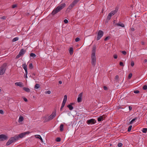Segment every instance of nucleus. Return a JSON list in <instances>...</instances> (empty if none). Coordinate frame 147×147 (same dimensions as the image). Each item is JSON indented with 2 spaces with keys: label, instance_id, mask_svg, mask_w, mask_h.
<instances>
[{
  "label": "nucleus",
  "instance_id": "nucleus-1",
  "mask_svg": "<svg viewBox=\"0 0 147 147\" xmlns=\"http://www.w3.org/2000/svg\"><path fill=\"white\" fill-rule=\"evenodd\" d=\"M66 6L65 3H62L59 5L57 6L56 8H55L52 11L51 14L52 15H54L57 13L61 10L63 9Z\"/></svg>",
  "mask_w": 147,
  "mask_h": 147
},
{
  "label": "nucleus",
  "instance_id": "nucleus-2",
  "mask_svg": "<svg viewBox=\"0 0 147 147\" xmlns=\"http://www.w3.org/2000/svg\"><path fill=\"white\" fill-rule=\"evenodd\" d=\"M96 47L94 46L92 48V53L91 54V63L94 66L95 65L96 63V58L95 56Z\"/></svg>",
  "mask_w": 147,
  "mask_h": 147
},
{
  "label": "nucleus",
  "instance_id": "nucleus-3",
  "mask_svg": "<svg viewBox=\"0 0 147 147\" xmlns=\"http://www.w3.org/2000/svg\"><path fill=\"white\" fill-rule=\"evenodd\" d=\"M79 0H74L73 2L69 5L66 10L67 13L70 12L71 10L78 2Z\"/></svg>",
  "mask_w": 147,
  "mask_h": 147
},
{
  "label": "nucleus",
  "instance_id": "nucleus-4",
  "mask_svg": "<svg viewBox=\"0 0 147 147\" xmlns=\"http://www.w3.org/2000/svg\"><path fill=\"white\" fill-rule=\"evenodd\" d=\"M18 141V138L16 137L15 136L14 137L11 138L7 142L6 145L8 146L13 142Z\"/></svg>",
  "mask_w": 147,
  "mask_h": 147
},
{
  "label": "nucleus",
  "instance_id": "nucleus-5",
  "mask_svg": "<svg viewBox=\"0 0 147 147\" xmlns=\"http://www.w3.org/2000/svg\"><path fill=\"white\" fill-rule=\"evenodd\" d=\"M30 132L29 131H27L23 133H21L19 134L18 136L15 135L16 137L18 138V140L20 138H22L24 137L27 134H28L30 133Z\"/></svg>",
  "mask_w": 147,
  "mask_h": 147
},
{
  "label": "nucleus",
  "instance_id": "nucleus-6",
  "mask_svg": "<svg viewBox=\"0 0 147 147\" xmlns=\"http://www.w3.org/2000/svg\"><path fill=\"white\" fill-rule=\"evenodd\" d=\"M6 64H4L0 67V75H3L5 72L6 68Z\"/></svg>",
  "mask_w": 147,
  "mask_h": 147
},
{
  "label": "nucleus",
  "instance_id": "nucleus-7",
  "mask_svg": "<svg viewBox=\"0 0 147 147\" xmlns=\"http://www.w3.org/2000/svg\"><path fill=\"white\" fill-rule=\"evenodd\" d=\"M103 32L101 30L99 31L97 35V37L96 39L97 40H98L103 35Z\"/></svg>",
  "mask_w": 147,
  "mask_h": 147
},
{
  "label": "nucleus",
  "instance_id": "nucleus-8",
  "mask_svg": "<svg viewBox=\"0 0 147 147\" xmlns=\"http://www.w3.org/2000/svg\"><path fill=\"white\" fill-rule=\"evenodd\" d=\"M96 122V120L93 119H90L86 121V123L88 125L89 124H94Z\"/></svg>",
  "mask_w": 147,
  "mask_h": 147
},
{
  "label": "nucleus",
  "instance_id": "nucleus-9",
  "mask_svg": "<svg viewBox=\"0 0 147 147\" xmlns=\"http://www.w3.org/2000/svg\"><path fill=\"white\" fill-rule=\"evenodd\" d=\"M26 52V51L23 49H22L20 50L19 54L16 56V58L18 59L22 55H23Z\"/></svg>",
  "mask_w": 147,
  "mask_h": 147
},
{
  "label": "nucleus",
  "instance_id": "nucleus-10",
  "mask_svg": "<svg viewBox=\"0 0 147 147\" xmlns=\"http://www.w3.org/2000/svg\"><path fill=\"white\" fill-rule=\"evenodd\" d=\"M8 136L3 134L0 135V141H4L8 139Z\"/></svg>",
  "mask_w": 147,
  "mask_h": 147
},
{
  "label": "nucleus",
  "instance_id": "nucleus-11",
  "mask_svg": "<svg viewBox=\"0 0 147 147\" xmlns=\"http://www.w3.org/2000/svg\"><path fill=\"white\" fill-rule=\"evenodd\" d=\"M56 115V111H55L53 112L51 115L48 116L49 119L50 120V121L52 120L55 117Z\"/></svg>",
  "mask_w": 147,
  "mask_h": 147
},
{
  "label": "nucleus",
  "instance_id": "nucleus-12",
  "mask_svg": "<svg viewBox=\"0 0 147 147\" xmlns=\"http://www.w3.org/2000/svg\"><path fill=\"white\" fill-rule=\"evenodd\" d=\"M83 93L81 92L80 93L78 96V97L77 99V101L78 102H81L82 99V97Z\"/></svg>",
  "mask_w": 147,
  "mask_h": 147
},
{
  "label": "nucleus",
  "instance_id": "nucleus-13",
  "mask_svg": "<svg viewBox=\"0 0 147 147\" xmlns=\"http://www.w3.org/2000/svg\"><path fill=\"white\" fill-rule=\"evenodd\" d=\"M118 10V8L117 7L115 10L113 11H111L109 14H111V15L112 16H113L115 15L117 12Z\"/></svg>",
  "mask_w": 147,
  "mask_h": 147
},
{
  "label": "nucleus",
  "instance_id": "nucleus-14",
  "mask_svg": "<svg viewBox=\"0 0 147 147\" xmlns=\"http://www.w3.org/2000/svg\"><path fill=\"white\" fill-rule=\"evenodd\" d=\"M22 67L25 70V72L26 74H28V71H27V65L26 64V63L24 64L23 65Z\"/></svg>",
  "mask_w": 147,
  "mask_h": 147
},
{
  "label": "nucleus",
  "instance_id": "nucleus-15",
  "mask_svg": "<svg viewBox=\"0 0 147 147\" xmlns=\"http://www.w3.org/2000/svg\"><path fill=\"white\" fill-rule=\"evenodd\" d=\"M43 122L44 123L49 121H50V120L49 119V118L48 117L45 116L43 117Z\"/></svg>",
  "mask_w": 147,
  "mask_h": 147
},
{
  "label": "nucleus",
  "instance_id": "nucleus-16",
  "mask_svg": "<svg viewBox=\"0 0 147 147\" xmlns=\"http://www.w3.org/2000/svg\"><path fill=\"white\" fill-rule=\"evenodd\" d=\"M15 85L19 86L20 87L23 86V83L21 82H16L15 83Z\"/></svg>",
  "mask_w": 147,
  "mask_h": 147
},
{
  "label": "nucleus",
  "instance_id": "nucleus-17",
  "mask_svg": "<svg viewBox=\"0 0 147 147\" xmlns=\"http://www.w3.org/2000/svg\"><path fill=\"white\" fill-rule=\"evenodd\" d=\"M73 103H71L70 104L67 105V107L69 108V109L70 110H72L73 109V107L72 106V105H73Z\"/></svg>",
  "mask_w": 147,
  "mask_h": 147
},
{
  "label": "nucleus",
  "instance_id": "nucleus-18",
  "mask_svg": "<svg viewBox=\"0 0 147 147\" xmlns=\"http://www.w3.org/2000/svg\"><path fill=\"white\" fill-rule=\"evenodd\" d=\"M67 96L66 95H65L64 96L63 100V101L62 103H65L67 100Z\"/></svg>",
  "mask_w": 147,
  "mask_h": 147
},
{
  "label": "nucleus",
  "instance_id": "nucleus-19",
  "mask_svg": "<svg viewBox=\"0 0 147 147\" xmlns=\"http://www.w3.org/2000/svg\"><path fill=\"white\" fill-rule=\"evenodd\" d=\"M35 137H36V138L39 139L40 140L41 142H43V140L40 135H35Z\"/></svg>",
  "mask_w": 147,
  "mask_h": 147
},
{
  "label": "nucleus",
  "instance_id": "nucleus-20",
  "mask_svg": "<svg viewBox=\"0 0 147 147\" xmlns=\"http://www.w3.org/2000/svg\"><path fill=\"white\" fill-rule=\"evenodd\" d=\"M24 120V118L22 116H21L19 117V119H18V122H20Z\"/></svg>",
  "mask_w": 147,
  "mask_h": 147
},
{
  "label": "nucleus",
  "instance_id": "nucleus-21",
  "mask_svg": "<svg viewBox=\"0 0 147 147\" xmlns=\"http://www.w3.org/2000/svg\"><path fill=\"white\" fill-rule=\"evenodd\" d=\"M23 89L26 92H30V89L28 88L24 87L23 88Z\"/></svg>",
  "mask_w": 147,
  "mask_h": 147
},
{
  "label": "nucleus",
  "instance_id": "nucleus-22",
  "mask_svg": "<svg viewBox=\"0 0 147 147\" xmlns=\"http://www.w3.org/2000/svg\"><path fill=\"white\" fill-rule=\"evenodd\" d=\"M69 53L71 55H72L73 53V48L72 47H70L69 48Z\"/></svg>",
  "mask_w": 147,
  "mask_h": 147
},
{
  "label": "nucleus",
  "instance_id": "nucleus-23",
  "mask_svg": "<svg viewBox=\"0 0 147 147\" xmlns=\"http://www.w3.org/2000/svg\"><path fill=\"white\" fill-rule=\"evenodd\" d=\"M60 130L61 131H62L63 130V125L61 124L60 126Z\"/></svg>",
  "mask_w": 147,
  "mask_h": 147
},
{
  "label": "nucleus",
  "instance_id": "nucleus-24",
  "mask_svg": "<svg viewBox=\"0 0 147 147\" xmlns=\"http://www.w3.org/2000/svg\"><path fill=\"white\" fill-rule=\"evenodd\" d=\"M116 25L117 26H121L122 27H124L125 26L124 24H119V23H117Z\"/></svg>",
  "mask_w": 147,
  "mask_h": 147
},
{
  "label": "nucleus",
  "instance_id": "nucleus-25",
  "mask_svg": "<svg viewBox=\"0 0 147 147\" xmlns=\"http://www.w3.org/2000/svg\"><path fill=\"white\" fill-rule=\"evenodd\" d=\"M103 120V117L102 116H100L99 117L98 119V121L99 122Z\"/></svg>",
  "mask_w": 147,
  "mask_h": 147
},
{
  "label": "nucleus",
  "instance_id": "nucleus-26",
  "mask_svg": "<svg viewBox=\"0 0 147 147\" xmlns=\"http://www.w3.org/2000/svg\"><path fill=\"white\" fill-rule=\"evenodd\" d=\"M137 119V117H136V118L133 119L130 121V124H132L134 121H135V120L136 119Z\"/></svg>",
  "mask_w": 147,
  "mask_h": 147
},
{
  "label": "nucleus",
  "instance_id": "nucleus-27",
  "mask_svg": "<svg viewBox=\"0 0 147 147\" xmlns=\"http://www.w3.org/2000/svg\"><path fill=\"white\" fill-rule=\"evenodd\" d=\"M30 57H32L33 58H34L36 56V55L33 53H31L30 54Z\"/></svg>",
  "mask_w": 147,
  "mask_h": 147
},
{
  "label": "nucleus",
  "instance_id": "nucleus-28",
  "mask_svg": "<svg viewBox=\"0 0 147 147\" xmlns=\"http://www.w3.org/2000/svg\"><path fill=\"white\" fill-rule=\"evenodd\" d=\"M142 131L143 133H146L147 132V128H143Z\"/></svg>",
  "mask_w": 147,
  "mask_h": 147
},
{
  "label": "nucleus",
  "instance_id": "nucleus-29",
  "mask_svg": "<svg viewBox=\"0 0 147 147\" xmlns=\"http://www.w3.org/2000/svg\"><path fill=\"white\" fill-rule=\"evenodd\" d=\"M18 37L14 38L13 39L12 41L13 42H14L18 40Z\"/></svg>",
  "mask_w": 147,
  "mask_h": 147
},
{
  "label": "nucleus",
  "instance_id": "nucleus-30",
  "mask_svg": "<svg viewBox=\"0 0 147 147\" xmlns=\"http://www.w3.org/2000/svg\"><path fill=\"white\" fill-rule=\"evenodd\" d=\"M111 16H112L111 15V14L109 13L107 18V20H109L111 19Z\"/></svg>",
  "mask_w": 147,
  "mask_h": 147
},
{
  "label": "nucleus",
  "instance_id": "nucleus-31",
  "mask_svg": "<svg viewBox=\"0 0 147 147\" xmlns=\"http://www.w3.org/2000/svg\"><path fill=\"white\" fill-rule=\"evenodd\" d=\"M29 67L30 69H32L33 68V66L32 64V63H30L29 65Z\"/></svg>",
  "mask_w": 147,
  "mask_h": 147
},
{
  "label": "nucleus",
  "instance_id": "nucleus-32",
  "mask_svg": "<svg viewBox=\"0 0 147 147\" xmlns=\"http://www.w3.org/2000/svg\"><path fill=\"white\" fill-rule=\"evenodd\" d=\"M65 103H62V104L61 105V107L60 108V111H61L62 110L63 108L64 107V106L65 105Z\"/></svg>",
  "mask_w": 147,
  "mask_h": 147
},
{
  "label": "nucleus",
  "instance_id": "nucleus-33",
  "mask_svg": "<svg viewBox=\"0 0 147 147\" xmlns=\"http://www.w3.org/2000/svg\"><path fill=\"white\" fill-rule=\"evenodd\" d=\"M40 87V85L38 84H36L35 86V88L36 89H38Z\"/></svg>",
  "mask_w": 147,
  "mask_h": 147
},
{
  "label": "nucleus",
  "instance_id": "nucleus-34",
  "mask_svg": "<svg viewBox=\"0 0 147 147\" xmlns=\"http://www.w3.org/2000/svg\"><path fill=\"white\" fill-rule=\"evenodd\" d=\"M132 76V74L131 73H130L128 75V78L129 79H130L131 78Z\"/></svg>",
  "mask_w": 147,
  "mask_h": 147
},
{
  "label": "nucleus",
  "instance_id": "nucleus-35",
  "mask_svg": "<svg viewBox=\"0 0 147 147\" xmlns=\"http://www.w3.org/2000/svg\"><path fill=\"white\" fill-rule=\"evenodd\" d=\"M132 126V125H130L128 128V131H130L131 129Z\"/></svg>",
  "mask_w": 147,
  "mask_h": 147
},
{
  "label": "nucleus",
  "instance_id": "nucleus-36",
  "mask_svg": "<svg viewBox=\"0 0 147 147\" xmlns=\"http://www.w3.org/2000/svg\"><path fill=\"white\" fill-rule=\"evenodd\" d=\"M61 140V138H57L56 139V140L57 142H59Z\"/></svg>",
  "mask_w": 147,
  "mask_h": 147
},
{
  "label": "nucleus",
  "instance_id": "nucleus-37",
  "mask_svg": "<svg viewBox=\"0 0 147 147\" xmlns=\"http://www.w3.org/2000/svg\"><path fill=\"white\" fill-rule=\"evenodd\" d=\"M45 93L46 94H50L51 93V92L50 91L48 90L46 91L45 92Z\"/></svg>",
  "mask_w": 147,
  "mask_h": 147
},
{
  "label": "nucleus",
  "instance_id": "nucleus-38",
  "mask_svg": "<svg viewBox=\"0 0 147 147\" xmlns=\"http://www.w3.org/2000/svg\"><path fill=\"white\" fill-rule=\"evenodd\" d=\"M143 89L144 90H146L147 89V86L146 85L144 86L143 87Z\"/></svg>",
  "mask_w": 147,
  "mask_h": 147
},
{
  "label": "nucleus",
  "instance_id": "nucleus-39",
  "mask_svg": "<svg viewBox=\"0 0 147 147\" xmlns=\"http://www.w3.org/2000/svg\"><path fill=\"white\" fill-rule=\"evenodd\" d=\"M80 40V38L78 37L76 38L75 40L76 42L79 41Z\"/></svg>",
  "mask_w": 147,
  "mask_h": 147
},
{
  "label": "nucleus",
  "instance_id": "nucleus-40",
  "mask_svg": "<svg viewBox=\"0 0 147 147\" xmlns=\"http://www.w3.org/2000/svg\"><path fill=\"white\" fill-rule=\"evenodd\" d=\"M122 145H123L121 143H119L118 144V146L119 147H121L122 146Z\"/></svg>",
  "mask_w": 147,
  "mask_h": 147
},
{
  "label": "nucleus",
  "instance_id": "nucleus-41",
  "mask_svg": "<svg viewBox=\"0 0 147 147\" xmlns=\"http://www.w3.org/2000/svg\"><path fill=\"white\" fill-rule=\"evenodd\" d=\"M118 56L116 54H114L113 55V57L114 58L116 59L117 58Z\"/></svg>",
  "mask_w": 147,
  "mask_h": 147
},
{
  "label": "nucleus",
  "instance_id": "nucleus-42",
  "mask_svg": "<svg viewBox=\"0 0 147 147\" xmlns=\"http://www.w3.org/2000/svg\"><path fill=\"white\" fill-rule=\"evenodd\" d=\"M121 53L124 55H126L127 54L126 52L125 51H123L121 52Z\"/></svg>",
  "mask_w": 147,
  "mask_h": 147
},
{
  "label": "nucleus",
  "instance_id": "nucleus-43",
  "mask_svg": "<svg viewBox=\"0 0 147 147\" xmlns=\"http://www.w3.org/2000/svg\"><path fill=\"white\" fill-rule=\"evenodd\" d=\"M139 92V91L138 90H136L134 91V93L135 94H138V93Z\"/></svg>",
  "mask_w": 147,
  "mask_h": 147
},
{
  "label": "nucleus",
  "instance_id": "nucleus-44",
  "mask_svg": "<svg viewBox=\"0 0 147 147\" xmlns=\"http://www.w3.org/2000/svg\"><path fill=\"white\" fill-rule=\"evenodd\" d=\"M6 17L5 16H2L0 18L3 20H5L6 19Z\"/></svg>",
  "mask_w": 147,
  "mask_h": 147
},
{
  "label": "nucleus",
  "instance_id": "nucleus-45",
  "mask_svg": "<svg viewBox=\"0 0 147 147\" xmlns=\"http://www.w3.org/2000/svg\"><path fill=\"white\" fill-rule=\"evenodd\" d=\"M64 22L66 24L68 22V21L67 19H65L64 20Z\"/></svg>",
  "mask_w": 147,
  "mask_h": 147
},
{
  "label": "nucleus",
  "instance_id": "nucleus-46",
  "mask_svg": "<svg viewBox=\"0 0 147 147\" xmlns=\"http://www.w3.org/2000/svg\"><path fill=\"white\" fill-rule=\"evenodd\" d=\"M119 64L121 66H124V65H123V63L121 62H120Z\"/></svg>",
  "mask_w": 147,
  "mask_h": 147
},
{
  "label": "nucleus",
  "instance_id": "nucleus-47",
  "mask_svg": "<svg viewBox=\"0 0 147 147\" xmlns=\"http://www.w3.org/2000/svg\"><path fill=\"white\" fill-rule=\"evenodd\" d=\"M17 7V5L16 4L13 5L12 6V8H14Z\"/></svg>",
  "mask_w": 147,
  "mask_h": 147
},
{
  "label": "nucleus",
  "instance_id": "nucleus-48",
  "mask_svg": "<svg viewBox=\"0 0 147 147\" xmlns=\"http://www.w3.org/2000/svg\"><path fill=\"white\" fill-rule=\"evenodd\" d=\"M131 66L132 67H133L134 66V62L132 61L131 62Z\"/></svg>",
  "mask_w": 147,
  "mask_h": 147
},
{
  "label": "nucleus",
  "instance_id": "nucleus-49",
  "mask_svg": "<svg viewBox=\"0 0 147 147\" xmlns=\"http://www.w3.org/2000/svg\"><path fill=\"white\" fill-rule=\"evenodd\" d=\"M4 112L2 110H0V113L1 114H4Z\"/></svg>",
  "mask_w": 147,
  "mask_h": 147
},
{
  "label": "nucleus",
  "instance_id": "nucleus-50",
  "mask_svg": "<svg viewBox=\"0 0 147 147\" xmlns=\"http://www.w3.org/2000/svg\"><path fill=\"white\" fill-rule=\"evenodd\" d=\"M109 39V37H108V36H107V37H106L104 39V40L105 41H106L107 40H108V39Z\"/></svg>",
  "mask_w": 147,
  "mask_h": 147
},
{
  "label": "nucleus",
  "instance_id": "nucleus-51",
  "mask_svg": "<svg viewBox=\"0 0 147 147\" xmlns=\"http://www.w3.org/2000/svg\"><path fill=\"white\" fill-rule=\"evenodd\" d=\"M24 100L25 102H27V98H24Z\"/></svg>",
  "mask_w": 147,
  "mask_h": 147
},
{
  "label": "nucleus",
  "instance_id": "nucleus-52",
  "mask_svg": "<svg viewBox=\"0 0 147 147\" xmlns=\"http://www.w3.org/2000/svg\"><path fill=\"white\" fill-rule=\"evenodd\" d=\"M129 110L130 111H131V110H132V108L131 107V106H129Z\"/></svg>",
  "mask_w": 147,
  "mask_h": 147
},
{
  "label": "nucleus",
  "instance_id": "nucleus-53",
  "mask_svg": "<svg viewBox=\"0 0 147 147\" xmlns=\"http://www.w3.org/2000/svg\"><path fill=\"white\" fill-rule=\"evenodd\" d=\"M147 62V59H145L144 60V63H146Z\"/></svg>",
  "mask_w": 147,
  "mask_h": 147
},
{
  "label": "nucleus",
  "instance_id": "nucleus-54",
  "mask_svg": "<svg viewBox=\"0 0 147 147\" xmlns=\"http://www.w3.org/2000/svg\"><path fill=\"white\" fill-rule=\"evenodd\" d=\"M103 88L105 90H106L107 89V87L105 86H104Z\"/></svg>",
  "mask_w": 147,
  "mask_h": 147
},
{
  "label": "nucleus",
  "instance_id": "nucleus-55",
  "mask_svg": "<svg viewBox=\"0 0 147 147\" xmlns=\"http://www.w3.org/2000/svg\"><path fill=\"white\" fill-rule=\"evenodd\" d=\"M27 74H25V78H27Z\"/></svg>",
  "mask_w": 147,
  "mask_h": 147
},
{
  "label": "nucleus",
  "instance_id": "nucleus-56",
  "mask_svg": "<svg viewBox=\"0 0 147 147\" xmlns=\"http://www.w3.org/2000/svg\"><path fill=\"white\" fill-rule=\"evenodd\" d=\"M59 84H62V82L61 81H59Z\"/></svg>",
  "mask_w": 147,
  "mask_h": 147
},
{
  "label": "nucleus",
  "instance_id": "nucleus-57",
  "mask_svg": "<svg viewBox=\"0 0 147 147\" xmlns=\"http://www.w3.org/2000/svg\"><path fill=\"white\" fill-rule=\"evenodd\" d=\"M119 78V76L118 75H117L115 76V78L116 79H118Z\"/></svg>",
  "mask_w": 147,
  "mask_h": 147
},
{
  "label": "nucleus",
  "instance_id": "nucleus-58",
  "mask_svg": "<svg viewBox=\"0 0 147 147\" xmlns=\"http://www.w3.org/2000/svg\"><path fill=\"white\" fill-rule=\"evenodd\" d=\"M141 43L143 45H144V42L143 41L141 42Z\"/></svg>",
  "mask_w": 147,
  "mask_h": 147
},
{
  "label": "nucleus",
  "instance_id": "nucleus-59",
  "mask_svg": "<svg viewBox=\"0 0 147 147\" xmlns=\"http://www.w3.org/2000/svg\"><path fill=\"white\" fill-rule=\"evenodd\" d=\"M131 30L132 31H134V28H131Z\"/></svg>",
  "mask_w": 147,
  "mask_h": 147
},
{
  "label": "nucleus",
  "instance_id": "nucleus-60",
  "mask_svg": "<svg viewBox=\"0 0 147 147\" xmlns=\"http://www.w3.org/2000/svg\"><path fill=\"white\" fill-rule=\"evenodd\" d=\"M1 90L0 89V92H1Z\"/></svg>",
  "mask_w": 147,
  "mask_h": 147
}]
</instances>
